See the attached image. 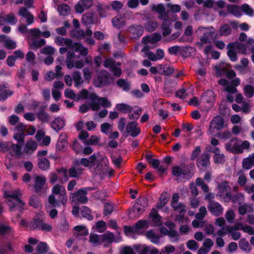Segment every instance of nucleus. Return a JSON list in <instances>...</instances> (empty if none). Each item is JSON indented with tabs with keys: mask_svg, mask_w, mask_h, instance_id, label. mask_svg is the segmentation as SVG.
I'll list each match as a JSON object with an SVG mask.
<instances>
[{
	"mask_svg": "<svg viewBox=\"0 0 254 254\" xmlns=\"http://www.w3.org/2000/svg\"><path fill=\"white\" fill-rule=\"evenodd\" d=\"M225 217L229 223H233L235 218V214L232 209L228 210L225 214Z\"/></svg>",
	"mask_w": 254,
	"mask_h": 254,
	"instance_id": "680f3d73",
	"label": "nucleus"
},
{
	"mask_svg": "<svg viewBox=\"0 0 254 254\" xmlns=\"http://www.w3.org/2000/svg\"><path fill=\"white\" fill-rule=\"evenodd\" d=\"M239 245L240 248L243 251L249 252L251 250V246L249 242L245 239H241L239 241Z\"/></svg>",
	"mask_w": 254,
	"mask_h": 254,
	"instance_id": "5fc2aeb1",
	"label": "nucleus"
},
{
	"mask_svg": "<svg viewBox=\"0 0 254 254\" xmlns=\"http://www.w3.org/2000/svg\"><path fill=\"white\" fill-rule=\"evenodd\" d=\"M143 211L138 207V205H134L128 213V216L131 219L137 217Z\"/></svg>",
	"mask_w": 254,
	"mask_h": 254,
	"instance_id": "79ce46f5",
	"label": "nucleus"
},
{
	"mask_svg": "<svg viewBox=\"0 0 254 254\" xmlns=\"http://www.w3.org/2000/svg\"><path fill=\"white\" fill-rule=\"evenodd\" d=\"M171 22L167 19H164L162 25V31L163 36L165 37L170 35L171 33V29L170 28Z\"/></svg>",
	"mask_w": 254,
	"mask_h": 254,
	"instance_id": "58836bf2",
	"label": "nucleus"
},
{
	"mask_svg": "<svg viewBox=\"0 0 254 254\" xmlns=\"http://www.w3.org/2000/svg\"><path fill=\"white\" fill-rule=\"evenodd\" d=\"M229 67V65L224 63L217 64L215 66L216 73L219 75L225 73L229 78L232 79L235 77L236 73L233 70H228Z\"/></svg>",
	"mask_w": 254,
	"mask_h": 254,
	"instance_id": "9b49d317",
	"label": "nucleus"
},
{
	"mask_svg": "<svg viewBox=\"0 0 254 254\" xmlns=\"http://www.w3.org/2000/svg\"><path fill=\"white\" fill-rule=\"evenodd\" d=\"M70 200L72 202H76L81 203H86L87 200L86 197V191L85 189H81L75 193L71 194L69 197Z\"/></svg>",
	"mask_w": 254,
	"mask_h": 254,
	"instance_id": "f8f14e48",
	"label": "nucleus"
},
{
	"mask_svg": "<svg viewBox=\"0 0 254 254\" xmlns=\"http://www.w3.org/2000/svg\"><path fill=\"white\" fill-rule=\"evenodd\" d=\"M196 32L199 36L203 35L200 38V43L202 45H203L210 41V38L215 32V29L212 27H204L200 26Z\"/></svg>",
	"mask_w": 254,
	"mask_h": 254,
	"instance_id": "6e6552de",
	"label": "nucleus"
},
{
	"mask_svg": "<svg viewBox=\"0 0 254 254\" xmlns=\"http://www.w3.org/2000/svg\"><path fill=\"white\" fill-rule=\"evenodd\" d=\"M95 154L98 155L96 161V168L103 171L109 166V160L106 156L102 155L100 153Z\"/></svg>",
	"mask_w": 254,
	"mask_h": 254,
	"instance_id": "6ab92c4d",
	"label": "nucleus"
},
{
	"mask_svg": "<svg viewBox=\"0 0 254 254\" xmlns=\"http://www.w3.org/2000/svg\"><path fill=\"white\" fill-rule=\"evenodd\" d=\"M244 94L247 98H252L254 95V86L251 85H246L244 87Z\"/></svg>",
	"mask_w": 254,
	"mask_h": 254,
	"instance_id": "4d7b16f0",
	"label": "nucleus"
},
{
	"mask_svg": "<svg viewBox=\"0 0 254 254\" xmlns=\"http://www.w3.org/2000/svg\"><path fill=\"white\" fill-rule=\"evenodd\" d=\"M142 52L144 53L145 56L147 57L149 60L152 61H157L156 55L153 52L149 51V49L148 46L144 47L142 49Z\"/></svg>",
	"mask_w": 254,
	"mask_h": 254,
	"instance_id": "6e6d98bb",
	"label": "nucleus"
},
{
	"mask_svg": "<svg viewBox=\"0 0 254 254\" xmlns=\"http://www.w3.org/2000/svg\"><path fill=\"white\" fill-rule=\"evenodd\" d=\"M109 83V74L105 70L98 73L96 78L94 80V85L97 87H101Z\"/></svg>",
	"mask_w": 254,
	"mask_h": 254,
	"instance_id": "4468645a",
	"label": "nucleus"
},
{
	"mask_svg": "<svg viewBox=\"0 0 254 254\" xmlns=\"http://www.w3.org/2000/svg\"><path fill=\"white\" fill-rule=\"evenodd\" d=\"M87 99L88 104L93 111H97L102 106L105 108L111 106V102L106 98H99L94 92H90L87 90L83 89L80 91V96L77 100Z\"/></svg>",
	"mask_w": 254,
	"mask_h": 254,
	"instance_id": "f257e3e1",
	"label": "nucleus"
},
{
	"mask_svg": "<svg viewBox=\"0 0 254 254\" xmlns=\"http://www.w3.org/2000/svg\"><path fill=\"white\" fill-rule=\"evenodd\" d=\"M81 214L82 217L91 220L93 219L92 216L91 215L90 210L86 206H82L80 210Z\"/></svg>",
	"mask_w": 254,
	"mask_h": 254,
	"instance_id": "052dcab7",
	"label": "nucleus"
},
{
	"mask_svg": "<svg viewBox=\"0 0 254 254\" xmlns=\"http://www.w3.org/2000/svg\"><path fill=\"white\" fill-rule=\"evenodd\" d=\"M21 193L19 190L14 191H6L4 192V196L6 198L8 204L11 210L14 208L21 209L24 203L20 199Z\"/></svg>",
	"mask_w": 254,
	"mask_h": 254,
	"instance_id": "7ed1b4c3",
	"label": "nucleus"
},
{
	"mask_svg": "<svg viewBox=\"0 0 254 254\" xmlns=\"http://www.w3.org/2000/svg\"><path fill=\"white\" fill-rule=\"evenodd\" d=\"M67 172L64 169H62L58 171V175L55 173H52L50 177V182L51 183H55L58 179V178H60L63 176V178H59V181L60 183L64 184L66 182L68 178L67 177Z\"/></svg>",
	"mask_w": 254,
	"mask_h": 254,
	"instance_id": "f3484780",
	"label": "nucleus"
},
{
	"mask_svg": "<svg viewBox=\"0 0 254 254\" xmlns=\"http://www.w3.org/2000/svg\"><path fill=\"white\" fill-rule=\"evenodd\" d=\"M98 156V155L94 153L90 157L89 159L82 158L80 160H77L76 163L78 165H81L85 167L91 169L92 167L96 166Z\"/></svg>",
	"mask_w": 254,
	"mask_h": 254,
	"instance_id": "dca6fc26",
	"label": "nucleus"
},
{
	"mask_svg": "<svg viewBox=\"0 0 254 254\" xmlns=\"http://www.w3.org/2000/svg\"><path fill=\"white\" fill-rule=\"evenodd\" d=\"M145 236L152 243L155 244L159 243L160 236L156 234L153 230L147 231Z\"/></svg>",
	"mask_w": 254,
	"mask_h": 254,
	"instance_id": "e433bc0d",
	"label": "nucleus"
},
{
	"mask_svg": "<svg viewBox=\"0 0 254 254\" xmlns=\"http://www.w3.org/2000/svg\"><path fill=\"white\" fill-rule=\"evenodd\" d=\"M16 22L17 20L13 14L0 16V25H3L6 23L14 25Z\"/></svg>",
	"mask_w": 254,
	"mask_h": 254,
	"instance_id": "cd10ccee",
	"label": "nucleus"
},
{
	"mask_svg": "<svg viewBox=\"0 0 254 254\" xmlns=\"http://www.w3.org/2000/svg\"><path fill=\"white\" fill-rule=\"evenodd\" d=\"M72 76L73 80L74 81V85L75 87H77L83 83V80L79 72L75 71L73 72Z\"/></svg>",
	"mask_w": 254,
	"mask_h": 254,
	"instance_id": "864d4df0",
	"label": "nucleus"
},
{
	"mask_svg": "<svg viewBox=\"0 0 254 254\" xmlns=\"http://www.w3.org/2000/svg\"><path fill=\"white\" fill-rule=\"evenodd\" d=\"M129 31L134 38L141 36L143 33V27L141 25L132 26L129 28Z\"/></svg>",
	"mask_w": 254,
	"mask_h": 254,
	"instance_id": "f704fd0d",
	"label": "nucleus"
},
{
	"mask_svg": "<svg viewBox=\"0 0 254 254\" xmlns=\"http://www.w3.org/2000/svg\"><path fill=\"white\" fill-rule=\"evenodd\" d=\"M158 23L153 20H149L144 25L145 29L148 32H152L155 30L158 27Z\"/></svg>",
	"mask_w": 254,
	"mask_h": 254,
	"instance_id": "3c124183",
	"label": "nucleus"
},
{
	"mask_svg": "<svg viewBox=\"0 0 254 254\" xmlns=\"http://www.w3.org/2000/svg\"><path fill=\"white\" fill-rule=\"evenodd\" d=\"M150 218L154 223V226H160L162 223L161 217L158 214L156 209H152L150 213Z\"/></svg>",
	"mask_w": 254,
	"mask_h": 254,
	"instance_id": "c756f323",
	"label": "nucleus"
},
{
	"mask_svg": "<svg viewBox=\"0 0 254 254\" xmlns=\"http://www.w3.org/2000/svg\"><path fill=\"white\" fill-rule=\"evenodd\" d=\"M80 92L78 95H76L74 91L70 89H66L64 91V95L67 98L72 100H75L76 101H79V100H77L78 97L80 96Z\"/></svg>",
	"mask_w": 254,
	"mask_h": 254,
	"instance_id": "bf43d9fd",
	"label": "nucleus"
},
{
	"mask_svg": "<svg viewBox=\"0 0 254 254\" xmlns=\"http://www.w3.org/2000/svg\"><path fill=\"white\" fill-rule=\"evenodd\" d=\"M192 166H176L172 169V174L177 177L178 181L185 182L191 177L192 174L190 170H192Z\"/></svg>",
	"mask_w": 254,
	"mask_h": 254,
	"instance_id": "39448f33",
	"label": "nucleus"
},
{
	"mask_svg": "<svg viewBox=\"0 0 254 254\" xmlns=\"http://www.w3.org/2000/svg\"><path fill=\"white\" fill-rule=\"evenodd\" d=\"M65 123L64 120L61 117L56 118L53 122L51 127L55 130H61L64 126Z\"/></svg>",
	"mask_w": 254,
	"mask_h": 254,
	"instance_id": "473e14b6",
	"label": "nucleus"
},
{
	"mask_svg": "<svg viewBox=\"0 0 254 254\" xmlns=\"http://www.w3.org/2000/svg\"><path fill=\"white\" fill-rule=\"evenodd\" d=\"M229 13L236 17H240L241 15V12L239 6L234 5H228L227 6Z\"/></svg>",
	"mask_w": 254,
	"mask_h": 254,
	"instance_id": "c03bdc74",
	"label": "nucleus"
},
{
	"mask_svg": "<svg viewBox=\"0 0 254 254\" xmlns=\"http://www.w3.org/2000/svg\"><path fill=\"white\" fill-rule=\"evenodd\" d=\"M162 38L160 34L158 33H155L150 36L145 37L142 39V42L144 44L151 43L154 44L159 41Z\"/></svg>",
	"mask_w": 254,
	"mask_h": 254,
	"instance_id": "c85d7f7f",
	"label": "nucleus"
},
{
	"mask_svg": "<svg viewBox=\"0 0 254 254\" xmlns=\"http://www.w3.org/2000/svg\"><path fill=\"white\" fill-rule=\"evenodd\" d=\"M74 229L78 235L86 236L88 234L87 229L83 225L76 226L74 227Z\"/></svg>",
	"mask_w": 254,
	"mask_h": 254,
	"instance_id": "69168bd1",
	"label": "nucleus"
},
{
	"mask_svg": "<svg viewBox=\"0 0 254 254\" xmlns=\"http://www.w3.org/2000/svg\"><path fill=\"white\" fill-rule=\"evenodd\" d=\"M71 48L75 52H79L81 56H85L88 54V49L79 43H74Z\"/></svg>",
	"mask_w": 254,
	"mask_h": 254,
	"instance_id": "2f4dec72",
	"label": "nucleus"
},
{
	"mask_svg": "<svg viewBox=\"0 0 254 254\" xmlns=\"http://www.w3.org/2000/svg\"><path fill=\"white\" fill-rule=\"evenodd\" d=\"M78 57L76 56L75 53L71 51H69L66 54V58L65 63L68 68L71 69L73 67L81 68L84 65V63L82 60L75 61Z\"/></svg>",
	"mask_w": 254,
	"mask_h": 254,
	"instance_id": "1a4fd4ad",
	"label": "nucleus"
},
{
	"mask_svg": "<svg viewBox=\"0 0 254 254\" xmlns=\"http://www.w3.org/2000/svg\"><path fill=\"white\" fill-rule=\"evenodd\" d=\"M7 88L4 85L0 86V100H4L13 94V92Z\"/></svg>",
	"mask_w": 254,
	"mask_h": 254,
	"instance_id": "4c0bfd02",
	"label": "nucleus"
},
{
	"mask_svg": "<svg viewBox=\"0 0 254 254\" xmlns=\"http://www.w3.org/2000/svg\"><path fill=\"white\" fill-rule=\"evenodd\" d=\"M126 132L131 136L134 137L140 133V129L137 127V124L135 122H131L127 124Z\"/></svg>",
	"mask_w": 254,
	"mask_h": 254,
	"instance_id": "aec40b11",
	"label": "nucleus"
},
{
	"mask_svg": "<svg viewBox=\"0 0 254 254\" xmlns=\"http://www.w3.org/2000/svg\"><path fill=\"white\" fill-rule=\"evenodd\" d=\"M110 9L108 5H104L99 3L97 5V9L99 15L102 17H105L107 15V11Z\"/></svg>",
	"mask_w": 254,
	"mask_h": 254,
	"instance_id": "8fccbe9b",
	"label": "nucleus"
},
{
	"mask_svg": "<svg viewBox=\"0 0 254 254\" xmlns=\"http://www.w3.org/2000/svg\"><path fill=\"white\" fill-rule=\"evenodd\" d=\"M19 16L25 18L28 25H31L34 22V17L24 7H21L18 11Z\"/></svg>",
	"mask_w": 254,
	"mask_h": 254,
	"instance_id": "b1692460",
	"label": "nucleus"
},
{
	"mask_svg": "<svg viewBox=\"0 0 254 254\" xmlns=\"http://www.w3.org/2000/svg\"><path fill=\"white\" fill-rule=\"evenodd\" d=\"M254 206L251 204H245L239 207V212L241 215H244L247 212H254Z\"/></svg>",
	"mask_w": 254,
	"mask_h": 254,
	"instance_id": "ea45409f",
	"label": "nucleus"
},
{
	"mask_svg": "<svg viewBox=\"0 0 254 254\" xmlns=\"http://www.w3.org/2000/svg\"><path fill=\"white\" fill-rule=\"evenodd\" d=\"M93 16L91 13H87L84 14L82 18V22L84 24L87 25L93 23Z\"/></svg>",
	"mask_w": 254,
	"mask_h": 254,
	"instance_id": "e2e57ef3",
	"label": "nucleus"
},
{
	"mask_svg": "<svg viewBox=\"0 0 254 254\" xmlns=\"http://www.w3.org/2000/svg\"><path fill=\"white\" fill-rule=\"evenodd\" d=\"M216 195L220 199L228 202L231 198V188L227 181H223L219 184L216 189Z\"/></svg>",
	"mask_w": 254,
	"mask_h": 254,
	"instance_id": "423d86ee",
	"label": "nucleus"
},
{
	"mask_svg": "<svg viewBox=\"0 0 254 254\" xmlns=\"http://www.w3.org/2000/svg\"><path fill=\"white\" fill-rule=\"evenodd\" d=\"M116 109L123 113H127L130 112L132 110V108L130 106L124 103L117 104Z\"/></svg>",
	"mask_w": 254,
	"mask_h": 254,
	"instance_id": "338daca9",
	"label": "nucleus"
},
{
	"mask_svg": "<svg viewBox=\"0 0 254 254\" xmlns=\"http://www.w3.org/2000/svg\"><path fill=\"white\" fill-rule=\"evenodd\" d=\"M254 165V153L250 155L243 162V166L246 169H250Z\"/></svg>",
	"mask_w": 254,
	"mask_h": 254,
	"instance_id": "37998d69",
	"label": "nucleus"
},
{
	"mask_svg": "<svg viewBox=\"0 0 254 254\" xmlns=\"http://www.w3.org/2000/svg\"><path fill=\"white\" fill-rule=\"evenodd\" d=\"M28 43L30 48L35 50L44 45L46 44V41L43 39L36 40L34 38H29L28 39Z\"/></svg>",
	"mask_w": 254,
	"mask_h": 254,
	"instance_id": "7c9ffc66",
	"label": "nucleus"
},
{
	"mask_svg": "<svg viewBox=\"0 0 254 254\" xmlns=\"http://www.w3.org/2000/svg\"><path fill=\"white\" fill-rule=\"evenodd\" d=\"M203 99L206 102H212L215 99L214 93L212 90H207L203 94Z\"/></svg>",
	"mask_w": 254,
	"mask_h": 254,
	"instance_id": "09e8293b",
	"label": "nucleus"
},
{
	"mask_svg": "<svg viewBox=\"0 0 254 254\" xmlns=\"http://www.w3.org/2000/svg\"><path fill=\"white\" fill-rule=\"evenodd\" d=\"M120 241L121 238L115 239L114 235L111 232H107L102 235V244H104L105 246L114 242L118 243Z\"/></svg>",
	"mask_w": 254,
	"mask_h": 254,
	"instance_id": "4be33fe9",
	"label": "nucleus"
},
{
	"mask_svg": "<svg viewBox=\"0 0 254 254\" xmlns=\"http://www.w3.org/2000/svg\"><path fill=\"white\" fill-rule=\"evenodd\" d=\"M219 83L224 86V90L230 94H233L237 92L236 86H238L240 84V79L239 78H236L232 81V84L234 85H230L229 82L225 79H221L219 81Z\"/></svg>",
	"mask_w": 254,
	"mask_h": 254,
	"instance_id": "9d476101",
	"label": "nucleus"
},
{
	"mask_svg": "<svg viewBox=\"0 0 254 254\" xmlns=\"http://www.w3.org/2000/svg\"><path fill=\"white\" fill-rule=\"evenodd\" d=\"M0 41L3 43L4 46L7 49H13L15 48L16 44L14 41L2 35L0 36Z\"/></svg>",
	"mask_w": 254,
	"mask_h": 254,
	"instance_id": "bb28decb",
	"label": "nucleus"
},
{
	"mask_svg": "<svg viewBox=\"0 0 254 254\" xmlns=\"http://www.w3.org/2000/svg\"><path fill=\"white\" fill-rule=\"evenodd\" d=\"M121 64L120 63L116 64L114 61L112 59H107L104 63V66L107 68H110L113 74L118 77L121 75L122 70L120 67H117V65L119 66Z\"/></svg>",
	"mask_w": 254,
	"mask_h": 254,
	"instance_id": "ddd939ff",
	"label": "nucleus"
},
{
	"mask_svg": "<svg viewBox=\"0 0 254 254\" xmlns=\"http://www.w3.org/2000/svg\"><path fill=\"white\" fill-rule=\"evenodd\" d=\"M133 248L137 252L138 254H148L150 250V246L145 244L134 245Z\"/></svg>",
	"mask_w": 254,
	"mask_h": 254,
	"instance_id": "72a5a7b5",
	"label": "nucleus"
},
{
	"mask_svg": "<svg viewBox=\"0 0 254 254\" xmlns=\"http://www.w3.org/2000/svg\"><path fill=\"white\" fill-rule=\"evenodd\" d=\"M176 206L177 208H173L174 210L180 213L179 216H177L176 220L183 223L184 221L182 220V218L186 213V207L185 205L182 203H179L178 204L176 205Z\"/></svg>",
	"mask_w": 254,
	"mask_h": 254,
	"instance_id": "c9c22d12",
	"label": "nucleus"
},
{
	"mask_svg": "<svg viewBox=\"0 0 254 254\" xmlns=\"http://www.w3.org/2000/svg\"><path fill=\"white\" fill-rule=\"evenodd\" d=\"M37 147L36 142L33 140L28 141L25 146V151L27 153H30L35 151Z\"/></svg>",
	"mask_w": 254,
	"mask_h": 254,
	"instance_id": "603ef678",
	"label": "nucleus"
},
{
	"mask_svg": "<svg viewBox=\"0 0 254 254\" xmlns=\"http://www.w3.org/2000/svg\"><path fill=\"white\" fill-rule=\"evenodd\" d=\"M214 245L213 241L210 238L204 239L202 247L197 251V254H206L209 252Z\"/></svg>",
	"mask_w": 254,
	"mask_h": 254,
	"instance_id": "412c9836",
	"label": "nucleus"
},
{
	"mask_svg": "<svg viewBox=\"0 0 254 254\" xmlns=\"http://www.w3.org/2000/svg\"><path fill=\"white\" fill-rule=\"evenodd\" d=\"M89 242L93 246H98L102 244V235H98L95 234H91Z\"/></svg>",
	"mask_w": 254,
	"mask_h": 254,
	"instance_id": "a19ab883",
	"label": "nucleus"
},
{
	"mask_svg": "<svg viewBox=\"0 0 254 254\" xmlns=\"http://www.w3.org/2000/svg\"><path fill=\"white\" fill-rule=\"evenodd\" d=\"M38 164L39 168L43 170H47L50 166L49 160L45 158L39 159Z\"/></svg>",
	"mask_w": 254,
	"mask_h": 254,
	"instance_id": "13d9d810",
	"label": "nucleus"
},
{
	"mask_svg": "<svg viewBox=\"0 0 254 254\" xmlns=\"http://www.w3.org/2000/svg\"><path fill=\"white\" fill-rule=\"evenodd\" d=\"M208 209L210 213L215 216L221 215L223 212L222 206L218 202L214 201L210 202Z\"/></svg>",
	"mask_w": 254,
	"mask_h": 254,
	"instance_id": "a211bd4d",
	"label": "nucleus"
},
{
	"mask_svg": "<svg viewBox=\"0 0 254 254\" xmlns=\"http://www.w3.org/2000/svg\"><path fill=\"white\" fill-rule=\"evenodd\" d=\"M33 229H38L46 231H50L52 229V226L48 223H44L39 219H35L32 224Z\"/></svg>",
	"mask_w": 254,
	"mask_h": 254,
	"instance_id": "5701e85b",
	"label": "nucleus"
},
{
	"mask_svg": "<svg viewBox=\"0 0 254 254\" xmlns=\"http://www.w3.org/2000/svg\"><path fill=\"white\" fill-rule=\"evenodd\" d=\"M169 196L167 192L162 193L160 196L159 201L157 204V207L161 209L167 203Z\"/></svg>",
	"mask_w": 254,
	"mask_h": 254,
	"instance_id": "49530a36",
	"label": "nucleus"
},
{
	"mask_svg": "<svg viewBox=\"0 0 254 254\" xmlns=\"http://www.w3.org/2000/svg\"><path fill=\"white\" fill-rule=\"evenodd\" d=\"M228 49L227 55L232 62L237 60V53L246 54L248 49V46L245 44L239 42H234L229 44L227 46Z\"/></svg>",
	"mask_w": 254,
	"mask_h": 254,
	"instance_id": "20e7f679",
	"label": "nucleus"
},
{
	"mask_svg": "<svg viewBox=\"0 0 254 254\" xmlns=\"http://www.w3.org/2000/svg\"><path fill=\"white\" fill-rule=\"evenodd\" d=\"M226 149L234 153H241L243 152V149L241 143L237 138L232 139L226 144Z\"/></svg>",
	"mask_w": 254,
	"mask_h": 254,
	"instance_id": "2eb2a0df",
	"label": "nucleus"
},
{
	"mask_svg": "<svg viewBox=\"0 0 254 254\" xmlns=\"http://www.w3.org/2000/svg\"><path fill=\"white\" fill-rule=\"evenodd\" d=\"M46 182V179L44 176H36L35 179L34 189L37 192H40L44 188Z\"/></svg>",
	"mask_w": 254,
	"mask_h": 254,
	"instance_id": "393cba45",
	"label": "nucleus"
},
{
	"mask_svg": "<svg viewBox=\"0 0 254 254\" xmlns=\"http://www.w3.org/2000/svg\"><path fill=\"white\" fill-rule=\"evenodd\" d=\"M52 194L49 196L48 202L52 207H58L60 204L64 205L67 202V196L64 186L57 184L52 189Z\"/></svg>",
	"mask_w": 254,
	"mask_h": 254,
	"instance_id": "f03ea898",
	"label": "nucleus"
},
{
	"mask_svg": "<svg viewBox=\"0 0 254 254\" xmlns=\"http://www.w3.org/2000/svg\"><path fill=\"white\" fill-rule=\"evenodd\" d=\"M113 25L117 28H120L125 24V21L120 15H117L112 21Z\"/></svg>",
	"mask_w": 254,
	"mask_h": 254,
	"instance_id": "de8ad7c7",
	"label": "nucleus"
},
{
	"mask_svg": "<svg viewBox=\"0 0 254 254\" xmlns=\"http://www.w3.org/2000/svg\"><path fill=\"white\" fill-rule=\"evenodd\" d=\"M224 127V122L220 116H216L213 118L210 123L208 133L210 135L217 134Z\"/></svg>",
	"mask_w": 254,
	"mask_h": 254,
	"instance_id": "0eeeda50",
	"label": "nucleus"
},
{
	"mask_svg": "<svg viewBox=\"0 0 254 254\" xmlns=\"http://www.w3.org/2000/svg\"><path fill=\"white\" fill-rule=\"evenodd\" d=\"M117 84L119 87L122 88L124 91H127L130 89L129 83L124 79H119L117 82Z\"/></svg>",
	"mask_w": 254,
	"mask_h": 254,
	"instance_id": "774afa93",
	"label": "nucleus"
},
{
	"mask_svg": "<svg viewBox=\"0 0 254 254\" xmlns=\"http://www.w3.org/2000/svg\"><path fill=\"white\" fill-rule=\"evenodd\" d=\"M55 42L58 46H66L68 48H71L73 44L71 39L62 37H56Z\"/></svg>",
	"mask_w": 254,
	"mask_h": 254,
	"instance_id": "a878e982",
	"label": "nucleus"
},
{
	"mask_svg": "<svg viewBox=\"0 0 254 254\" xmlns=\"http://www.w3.org/2000/svg\"><path fill=\"white\" fill-rule=\"evenodd\" d=\"M210 156L208 154L202 155L201 159L198 162V166L206 167L209 164Z\"/></svg>",
	"mask_w": 254,
	"mask_h": 254,
	"instance_id": "0e129e2a",
	"label": "nucleus"
},
{
	"mask_svg": "<svg viewBox=\"0 0 254 254\" xmlns=\"http://www.w3.org/2000/svg\"><path fill=\"white\" fill-rule=\"evenodd\" d=\"M58 10L60 15L65 16L68 15L70 12V8L66 4L59 5L58 7Z\"/></svg>",
	"mask_w": 254,
	"mask_h": 254,
	"instance_id": "a18cd8bd",
	"label": "nucleus"
}]
</instances>
